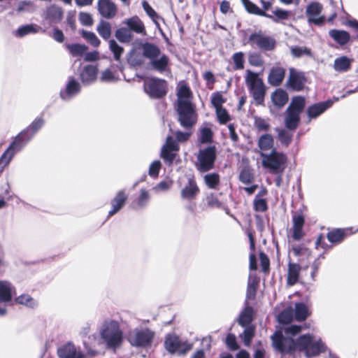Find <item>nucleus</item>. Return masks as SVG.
<instances>
[{"label":"nucleus","instance_id":"nucleus-16","mask_svg":"<svg viewBox=\"0 0 358 358\" xmlns=\"http://www.w3.org/2000/svg\"><path fill=\"white\" fill-rule=\"evenodd\" d=\"M99 13L105 19L113 18L117 11L115 3L111 0H99L97 2Z\"/></svg>","mask_w":358,"mask_h":358},{"label":"nucleus","instance_id":"nucleus-19","mask_svg":"<svg viewBox=\"0 0 358 358\" xmlns=\"http://www.w3.org/2000/svg\"><path fill=\"white\" fill-rule=\"evenodd\" d=\"M199 192L196 180L194 178H189L187 184L182 189L180 195L183 199L190 201L196 199Z\"/></svg>","mask_w":358,"mask_h":358},{"label":"nucleus","instance_id":"nucleus-14","mask_svg":"<svg viewBox=\"0 0 358 358\" xmlns=\"http://www.w3.org/2000/svg\"><path fill=\"white\" fill-rule=\"evenodd\" d=\"M81 90L80 83L73 78H70L66 87L60 91L59 95L62 100L69 101L77 96Z\"/></svg>","mask_w":358,"mask_h":358},{"label":"nucleus","instance_id":"nucleus-36","mask_svg":"<svg viewBox=\"0 0 358 358\" xmlns=\"http://www.w3.org/2000/svg\"><path fill=\"white\" fill-rule=\"evenodd\" d=\"M159 58H155L150 62L152 67L159 71L163 72L166 70L169 64V57L165 54H160Z\"/></svg>","mask_w":358,"mask_h":358},{"label":"nucleus","instance_id":"nucleus-37","mask_svg":"<svg viewBox=\"0 0 358 358\" xmlns=\"http://www.w3.org/2000/svg\"><path fill=\"white\" fill-rule=\"evenodd\" d=\"M310 315L308 307L303 303L295 304L294 319L301 322L305 320Z\"/></svg>","mask_w":358,"mask_h":358},{"label":"nucleus","instance_id":"nucleus-53","mask_svg":"<svg viewBox=\"0 0 358 358\" xmlns=\"http://www.w3.org/2000/svg\"><path fill=\"white\" fill-rule=\"evenodd\" d=\"M273 16L270 15V18L272 19L275 22H279L281 20H285L288 19L290 16L291 13L289 11L276 8L272 11Z\"/></svg>","mask_w":358,"mask_h":358},{"label":"nucleus","instance_id":"nucleus-6","mask_svg":"<svg viewBox=\"0 0 358 358\" xmlns=\"http://www.w3.org/2000/svg\"><path fill=\"white\" fill-rule=\"evenodd\" d=\"M305 99L301 96L294 97L287 109L285 125L289 129H295L299 122V115L305 106Z\"/></svg>","mask_w":358,"mask_h":358},{"label":"nucleus","instance_id":"nucleus-27","mask_svg":"<svg viewBox=\"0 0 358 358\" xmlns=\"http://www.w3.org/2000/svg\"><path fill=\"white\" fill-rule=\"evenodd\" d=\"M333 102L331 100L310 106L307 109V115L310 119L316 118L330 108Z\"/></svg>","mask_w":358,"mask_h":358},{"label":"nucleus","instance_id":"nucleus-59","mask_svg":"<svg viewBox=\"0 0 358 358\" xmlns=\"http://www.w3.org/2000/svg\"><path fill=\"white\" fill-rule=\"evenodd\" d=\"M176 152L173 150H169L166 148H162L161 150V157L164 159V160L168 162L169 164H171L175 159L176 157Z\"/></svg>","mask_w":358,"mask_h":358},{"label":"nucleus","instance_id":"nucleus-42","mask_svg":"<svg viewBox=\"0 0 358 358\" xmlns=\"http://www.w3.org/2000/svg\"><path fill=\"white\" fill-rule=\"evenodd\" d=\"M115 38L121 43H129L133 35L128 28L121 27L117 29L115 33Z\"/></svg>","mask_w":358,"mask_h":358},{"label":"nucleus","instance_id":"nucleus-18","mask_svg":"<svg viewBox=\"0 0 358 358\" xmlns=\"http://www.w3.org/2000/svg\"><path fill=\"white\" fill-rule=\"evenodd\" d=\"M268 134L262 135L258 141V148L255 152L260 155L262 157V166L264 168H268Z\"/></svg>","mask_w":358,"mask_h":358},{"label":"nucleus","instance_id":"nucleus-41","mask_svg":"<svg viewBox=\"0 0 358 358\" xmlns=\"http://www.w3.org/2000/svg\"><path fill=\"white\" fill-rule=\"evenodd\" d=\"M243 5L244 6L245 10L250 14H254L259 16H266L268 15L266 13L265 11L262 10L259 8L257 5L253 3L250 0H241Z\"/></svg>","mask_w":358,"mask_h":358},{"label":"nucleus","instance_id":"nucleus-26","mask_svg":"<svg viewBox=\"0 0 358 358\" xmlns=\"http://www.w3.org/2000/svg\"><path fill=\"white\" fill-rule=\"evenodd\" d=\"M285 70L282 65L277 64L270 70V85H279L282 82Z\"/></svg>","mask_w":358,"mask_h":358},{"label":"nucleus","instance_id":"nucleus-60","mask_svg":"<svg viewBox=\"0 0 358 358\" xmlns=\"http://www.w3.org/2000/svg\"><path fill=\"white\" fill-rule=\"evenodd\" d=\"M142 6L143 10L145 11L147 15L155 22V24L159 27V24L157 22H156L155 18L158 17L157 13L155 11V10L150 6L148 1H143Z\"/></svg>","mask_w":358,"mask_h":358},{"label":"nucleus","instance_id":"nucleus-47","mask_svg":"<svg viewBox=\"0 0 358 358\" xmlns=\"http://www.w3.org/2000/svg\"><path fill=\"white\" fill-rule=\"evenodd\" d=\"M345 236V230L335 229L327 234V238L332 243H338L341 242Z\"/></svg>","mask_w":358,"mask_h":358},{"label":"nucleus","instance_id":"nucleus-57","mask_svg":"<svg viewBox=\"0 0 358 358\" xmlns=\"http://www.w3.org/2000/svg\"><path fill=\"white\" fill-rule=\"evenodd\" d=\"M232 59L234 63V69L241 70L244 68V54L242 52H238L233 55Z\"/></svg>","mask_w":358,"mask_h":358},{"label":"nucleus","instance_id":"nucleus-64","mask_svg":"<svg viewBox=\"0 0 358 358\" xmlns=\"http://www.w3.org/2000/svg\"><path fill=\"white\" fill-rule=\"evenodd\" d=\"M225 101V99H224L223 96L220 92L214 93L211 98V103L215 110L217 108H223L222 104Z\"/></svg>","mask_w":358,"mask_h":358},{"label":"nucleus","instance_id":"nucleus-11","mask_svg":"<svg viewBox=\"0 0 358 358\" xmlns=\"http://www.w3.org/2000/svg\"><path fill=\"white\" fill-rule=\"evenodd\" d=\"M286 162L285 155L272 150L270 152V174L282 173L286 167Z\"/></svg>","mask_w":358,"mask_h":358},{"label":"nucleus","instance_id":"nucleus-28","mask_svg":"<svg viewBox=\"0 0 358 358\" xmlns=\"http://www.w3.org/2000/svg\"><path fill=\"white\" fill-rule=\"evenodd\" d=\"M352 62L353 59L347 56H341L335 59L333 68L338 73L347 72L350 69Z\"/></svg>","mask_w":358,"mask_h":358},{"label":"nucleus","instance_id":"nucleus-9","mask_svg":"<svg viewBox=\"0 0 358 358\" xmlns=\"http://www.w3.org/2000/svg\"><path fill=\"white\" fill-rule=\"evenodd\" d=\"M145 91L151 98H162L167 93L166 82L163 79L152 78L145 83Z\"/></svg>","mask_w":358,"mask_h":358},{"label":"nucleus","instance_id":"nucleus-22","mask_svg":"<svg viewBox=\"0 0 358 358\" xmlns=\"http://www.w3.org/2000/svg\"><path fill=\"white\" fill-rule=\"evenodd\" d=\"M98 69L96 66L86 65L80 71V79L84 85H89L96 79Z\"/></svg>","mask_w":358,"mask_h":358},{"label":"nucleus","instance_id":"nucleus-15","mask_svg":"<svg viewBox=\"0 0 358 358\" xmlns=\"http://www.w3.org/2000/svg\"><path fill=\"white\" fill-rule=\"evenodd\" d=\"M63 15V9L57 5L52 4L46 8L43 14V18L48 24L51 25L59 23L62 20Z\"/></svg>","mask_w":358,"mask_h":358},{"label":"nucleus","instance_id":"nucleus-35","mask_svg":"<svg viewBox=\"0 0 358 358\" xmlns=\"http://www.w3.org/2000/svg\"><path fill=\"white\" fill-rule=\"evenodd\" d=\"M329 34L336 43L341 45L346 44L350 38L349 33L344 30L331 29L329 31Z\"/></svg>","mask_w":358,"mask_h":358},{"label":"nucleus","instance_id":"nucleus-63","mask_svg":"<svg viewBox=\"0 0 358 358\" xmlns=\"http://www.w3.org/2000/svg\"><path fill=\"white\" fill-rule=\"evenodd\" d=\"M254 125L255 128L259 131H267L268 129V123L265 119L259 116H254Z\"/></svg>","mask_w":358,"mask_h":358},{"label":"nucleus","instance_id":"nucleus-5","mask_svg":"<svg viewBox=\"0 0 358 358\" xmlns=\"http://www.w3.org/2000/svg\"><path fill=\"white\" fill-rule=\"evenodd\" d=\"M164 348L170 354L185 355L192 349L193 344L173 333L166 336Z\"/></svg>","mask_w":358,"mask_h":358},{"label":"nucleus","instance_id":"nucleus-43","mask_svg":"<svg viewBox=\"0 0 358 358\" xmlns=\"http://www.w3.org/2000/svg\"><path fill=\"white\" fill-rule=\"evenodd\" d=\"M244 328L243 332L240 334L239 336L242 339L245 346H249L255 336V329L252 326L243 327Z\"/></svg>","mask_w":358,"mask_h":358},{"label":"nucleus","instance_id":"nucleus-12","mask_svg":"<svg viewBox=\"0 0 358 358\" xmlns=\"http://www.w3.org/2000/svg\"><path fill=\"white\" fill-rule=\"evenodd\" d=\"M322 8V5L318 2H312L306 7V13L310 23L316 25H321L324 23L325 18L321 15Z\"/></svg>","mask_w":358,"mask_h":358},{"label":"nucleus","instance_id":"nucleus-49","mask_svg":"<svg viewBox=\"0 0 358 358\" xmlns=\"http://www.w3.org/2000/svg\"><path fill=\"white\" fill-rule=\"evenodd\" d=\"M203 179L205 184L210 189H215L220 183V176L216 173L206 174Z\"/></svg>","mask_w":358,"mask_h":358},{"label":"nucleus","instance_id":"nucleus-2","mask_svg":"<svg viewBox=\"0 0 358 358\" xmlns=\"http://www.w3.org/2000/svg\"><path fill=\"white\" fill-rule=\"evenodd\" d=\"M101 343L106 348L115 351L124 341L123 331L117 321L108 319L103 322L99 328Z\"/></svg>","mask_w":358,"mask_h":358},{"label":"nucleus","instance_id":"nucleus-1","mask_svg":"<svg viewBox=\"0 0 358 358\" xmlns=\"http://www.w3.org/2000/svg\"><path fill=\"white\" fill-rule=\"evenodd\" d=\"M301 331V327L291 325L285 329V334L294 336ZM273 347L280 352L299 350L303 352L307 357H312L324 352L325 345L319 338L311 334H304L296 341L289 337H284L281 332H276L272 337Z\"/></svg>","mask_w":358,"mask_h":358},{"label":"nucleus","instance_id":"nucleus-24","mask_svg":"<svg viewBox=\"0 0 358 358\" xmlns=\"http://www.w3.org/2000/svg\"><path fill=\"white\" fill-rule=\"evenodd\" d=\"M123 23L128 27V29L130 31H134L137 34L146 35V31L142 20L136 15H134L130 18L126 19Z\"/></svg>","mask_w":358,"mask_h":358},{"label":"nucleus","instance_id":"nucleus-10","mask_svg":"<svg viewBox=\"0 0 358 358\" xmlns=\"http://www.w3.org/2000/svg\"><path fill=\"white\" fill-rule=\"evenodd\" d=\"M16 294L15 287L8 281L0 280V303H7L11 301L13 296ZM6 314V306L0 305V316Z\"/></svg>","mask_w":358,"mask_h":358},{"label":"nucleus","instance_id":"nucleus-62","mask_svg":"<svg viewBox=\"0 0 358 358\" xmlns=\"http://www.w3.org/2000/svg\"><path fill=\"white\" fill-rule=\"evenodd\" d=\"M161 167L162 163L159 160H155L153 162H152L148 169L149 176L153 178H157Z\"/></svg>","mask_w":358,"mask_h":358},{"label":"nucleus","instance_id":"nucleus-29","mask_svg":"<svg viewBox=\"0 0 358 358\" xmlns=\"http://www.w3.org/2000/svg\"><path fill=\"white\" fill-rule=\"evenodd\" d=\"M293 222V238L299 240L303 236V227L304 224V218L300 214H295L292 217Z\"/></svg>","mask_w":358,"mask_h":358},{"label":"nucleus","instance_id":"nucleus-61","mask_svg":"<svg viewBox=\"0 0 358 358\" xmlns=\"http://www.w3.org/2000/svg\"><path fill=\"white\" fill-rule=\"evenodd\" d=\"M217 118L221 124H226L229 120L230 116L227 110L224 108H217L215 110Z\"/></svg>","mask_w":358,"mask_h":358},{"label":"nucleus","instance_id":"nucleus-40","mask_svg":"<svg viewBox=\"0 0 358 358\" xmlns=\"http://www.w3.org/2000/svg\"><path fill=\"white\" fill-rule=\"evenodd\" d=\"M248 236L249 241H250V248L251 250V253L250 254V273H253L252 271H256L257 268V258H256L255 255L253 253V252L255 251V238L251 232H248Z\"/></svg>","mask_w":358,"mask_h":358},{"label":"nucleus","instance_id":"nucleus-39","mask_svg":"<svg viewBox=\"0 0 358 358\" xmlns=\"http://www.w3.org/2000/svg\"><path fill=\"white\" fill-rule=\"evenodd\" d=\"M301 267L297 264H289L288 268L287 283L289 285H294L299 278Z\"/></svg>","mask_w":358,"mask_h":358},{"label":"nucleus","instance_id":"nucleus-23","mask_svg":"<svg viewBox=\"0 0 358 358\" xmlns=\"http://www.w3.org/2000/svg\"><path fill=\"white\" fill-rule=\"evenodd\" d=\"M254 318V310L247 302L245 301V308L241 312L238 318V323L241 327L252 326V322Z\"/></svg>","mask_w":358,"mask_h":358},{"label":"nucleus","instance_id":"nucleus-33","mask_svg":"<svg viewBox=\"0 0 358 358\" xmlns=\"http://www.w3.org/2000/svg\"><path fill=\"white\" fill-rule=\"evenodd\" d=\"M99 35L105 41L110 38L112 34V27L109 22L101 20L96 29Z\"/></svg>","mask_w":358,"mask_h":358},{"label":"nucleus","instance_id":"nucleus-25","mask_svg":"<svg viewBox=\"0 0 358 358\" xmlns=\"http://www.w3.org/2000/svg\"><path fill=\"white\" fill-rule=\"evenodd\" d=\"M288 85L294 90H301L304 85V77L303 74L294 69H290Z\"/></svg>","mask_w":358,"mask_h":358},{"label":"nucleus","instance_id":"nucleus-58","mask_svg":"<svg viewBox=\"0 0 358 358\" xmlns=\"http://www.w3.org/2000/svg\"><path fill=\"white\" fill-rule=\"evenodd\" d=\"M177 95V102L180 101H189V98L191 95V91L187 85H183L179 87Z\"/></svg>","mask_w":358,"mask_h":358},{"label":"nucleus","instance_id":"nucleus-3","mask_svg":"<svg viewBox=\"0 0 358 358\" xmlns=\"http://www.w3.org/2000/svg\"><path fill=\"white\" fill-rule=\"evenodd\" d=\"M176 110L180 126L186 130H191L196 122V114L191 101H178Z\"/></svg>","mask_w":358,"mask_h":358},{"label":"nucleus","instance_id":"nucleus-56","mask_svg":"<svg viewBox=\"0 0 358 358\" xmlns=\"http://www.w3.org/2000/svg\"><path fill=\"white\" fill-rule=\"evenodd\" d=\"M150 194L148 190L142 189L140 195L137 199V206L138 208H145L149 203Z\"/></svg>","mask_w":358,"mask_h":358},{"label":"nucleus","instance_id":"nucleus-52","mask_svg":"<svg viewBox=\"0 0 358 358\" xmlns=\"http://www.w3.org/2000/svg\"><path fill=\"white\" fill-rule=\"evenodd\" d=\"M81 36L94 47H98L101 43L100 40L94 32L83 30Z\"/></svg>","mask_w":358,"mask_h":358},{"label":"nucleus","instance_id":"nucleus-31","mask_svg":"<svg viewBox=\"0 0 358 358\" xmlns=\"http://www.w3.org/2000/svg\"><path fill=\"white\" fill-rule=\"evenodd\" d=\"M271 100L274 106L282 107L287 103L288 94L285 90L278 88L272 93Z\"/></svg>","mask_w":358,"mask_h":358},{"label":"nucleus","instance_id":"nucleus-34","mask_svg":"<svg viewBox=\"0 0 358 358\" xmlns=\"http://www.w3.org/2000/svg\"><path fill=\"white\" fill-rule=\"evenodd\" d=\"M39 31L45 32V29L35 24H29L18 27L16 30V36L18 37H24L28 34H36Z\"/></svg>","mask_w":358,"mask_h":358},{"label":"nucleus","instance_id":"nucleus-45","mask_svg":"<svg viewBox=\"0 0 358 358\" xmlns=\"http://www.w3.org/2000/svg\"><path fill=\"white\" fill-rule=\"evenodd\" d=\"M254 179L252 169L248 165L244 166L239 174V180L244 184L252 183Z\"/></svg>","mask_w":358,"mask_h":358},{"label":"nucleus","instance_id":"nucleus-32","mask_svg":"<svg viewBox=\"0 0 358 358\" xmlns=\"http://www.w3.org/2000/svg\"><path fill=\"white\" fill-rule=\"evenodd\" d=\"M259 282V278H257L254 273H250L245 300L247 302H248V300L255 299L256 295V289Z\"/></svg>","mask_w":358,"mask_h":358},{"label":"nucleus","instance_id":"nucleus-46","mask_svg":"<svg viewBox=\"0 0 358 358\" xmlns=\"http://www.w3.org/2000/svg\"><path fill=\"white\" fill-rule=\"evenodd\" d=\"M66 47L73 57L82 56L87 50L85 45L79 43L67 44Z\"/></svg>","mask_w":358,"mask_h":358},{"label":"nucleus","instance_id":"nucleus-54","mask_svg":"<svg viewBox=\"0 0 358 358\" xmlns=\"http://www.w3.org/2000/svg\"><path fill=\"white\" fill-rule=\"evenodd\" d=\"M109 48L113 53L114 59L116 61H119L124 50L123 48L120 46L115 40L112 39L109 41Z\"/></svg>","mask_w":358,"mask_h":358},{"label":"nucleus","instance_id":"nucleus-50","mask_svg":"<svg viewBox=\"0 0 358 358\" xmlns=\"http://www.w3.org/2000/svg\"><path fill=\"white\" fill-rule=\"evenodd\" d=\"M293 309L292 307H289L285 309L277 317L278 321L281 324H288L291 322L293 320Z\"/></svg>","mask_w":358,"mask_h":358},{"label":"nucleus","instance_id":"nucleus-8","mask_svg":"<svg viewBox=\"0 0 358 358\" xmlns=\"http://www.w3.org/2000/svg\"><path fill=\"white\" fill-rule=\"evenodd\" d=\"M245 82L256 102L261 104L264 101L266 92V88L262 80L256 73L248 70Z\"/></svg>","mask_w":358,"mask_h":358},{"label":"nucleus","instance_id":"nucleus-21","mask_svg":"<svg viewBox=\"0 0 358 358\" xmlns=\"http://www.w3.org/2000/svg\"><path fill=\"white\" fill-rule=\"evenodd\" d=\"M127 198L128 194L124 190L119 191L110 201L112 208L108 212V217H111L120 211L124 206Z\"/></svg>","mask_w":358,"mask_h":358},{"label":"nucleus","instance_id":"nucleus-55","mask_svg":"<svg viewBox=\"0 0 358 358\" xmlns=\"http://www.w3.org/2000/svg\"><path fill=\"white\" fill-rule=\"evenodd\" d=\"M290 51L292 55L295 57H300L303 55L310 56L311 52L310 50L307 48L306 47L301 46H292L290 48Z\"/></svg>","mask_w":358,"mask_h":358},{"label":"nucleus","instance_id":"nucleus-44","mask_svg":"<svg viewBox=\"0 0 358 358\" xmlns=\"http://www.w3.org/2000/svg\"><path fill=\"white\" fill-rule=\"evenodd\" d=\"M15 303L34 308L38 306L37 301L29 294H22L15 299Z\"/></svg>","mask_w":358,"mask_h":358},{"label":"nucleus","instance_id":"nucleus-48","mask_svg":"<svg viewBox=\"0 0 358 358\" xmlns=\"http://www.w3.org/2000/svg\"><path fill=\"white\" fill-rule=\"evenodd\" d=\"M213 132L210 127H202L200 129L199 141L201 143H210L213 141Z\"/></svg>","mask_w":358,"mask_h":358},{"label":"nucleus","instance_id":"nucleus-13","mask_svg":"<svg viewBox=\"0 0 358 358\" xmlns=\"http://www.w3.org/2000/svg\"><path fill=\"white\" fill-rule=\"evenodd\" d=\"M248 43L252 48L268 50V36L266 31L259 30L253 32L248 38Z\"/></svg>","mask_w":358,"mask_h":358},{"label":"nucleus","instance_id":"nucleus-51","mask_svg":"<svg viewBox=\"0 0 358 358\" xmlns=\"http://www.w3.org/2000/svg\"><path fill=\"white\" fill-rule=\"evenodd\" d=\"M14 155L15 153L13 151H11L8 148L2 154V155L0 157V173H1L3 171L5 167L8 165Z\"/></svg>","mask_w":358,"mask_h":358},{"label":"nucleus","instance_id":"nucleus-17","mask_svg":"<svg viewBox=\"0 0 358 358\" xmlns=\"http://www.w3.org/2000/svg\"><path fill=\"white\" fill-rule=\"evenodd\" d=\"M57 355L59 358H84V355L77 350L71 343H67L57 349Z\"/></svg>","mask_w":358,"mask_h":358},{"label":"nucleus","instance_id":"nucleus-4","mask_svg":"<svg viewBox=\"0 0 358 358\" xmlns=\"http://www.w3.org/2000/svg\"><path fill=\"white\" fill-rule=\"evenodd\" d=\"M155 333L148 328H136L128 334V342L136 348H148L151 346Z\"/></svg>","mask_w":358,"mask_h":358},{"label":"nucleus","instance_id":"nucleus-30","mask_svg":"<svg viewBox=\"0 0 358 358\" xmlns=\"http://www.w3.org/2000/svg\"><path fill=\"white\" fill-rule=\"evenodd\" d=\"M143 55L150 62L152 59L158 57L161 54V50L158 46L151 43H145L142 45Z\"/></svg>","mask_w":358,"mask_h":358},{"label":"nucleus","instance_id":"nucleus-20","mask_svg":"<svg viewBox=\"0 0 358 358\" xmlns=\"http://www.w3.org/2000/svg\"><path fill=\"white\" fill-rule=\"evenodd\" d=\"M32 138L22 130L13 139L8 148L15 154L22 150Z\"/></svg>","mask_w":358,"mask_h":358},{"label":"nucleus","instance_id":"nucleus-7","mask_svg":"<svg viewBox=\"0 0 358 358\" xmlns=\"http://www.w3.org/2000/svg\"><path fill=\"white\" fill-rule=\"evenodd\" d=\"M216 148L214 145L200 149L196 158V167L201 173L208 172L214 168L216 159Z\"/></svg>","mask_w":358,"mask_h":358},{"label":"nucleus","instance_id":"nucleus-38","mask_svg":"<svg viewBox=\"0 0 358 358\" xmlns=\"http://www.w3.org/2000/svg\"><path fill=\"white\" fill-rule=\"evenodd\" d=\"M44 124L45 120L42 117H38L24 129V131L33 138L37 132L43 127Z\"/></svg>","mask_w":358,"mask_h":358}]
</instances>
